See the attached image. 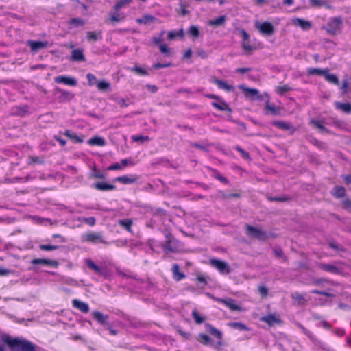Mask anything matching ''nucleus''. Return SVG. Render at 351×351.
Wrapping results in <instances>:
<instances>
[{
  "label": "nucleus",
  "instance_id": "nucleus-1",
  "mask_svg": "<svg viewBox=\"0 0 351 351\" xmlns=\"http://www.w3.org/2000/svg\"><path fill=\"white\" fill-rule=\"evenodd\" d=\"M4 341L12 348V351H36L34 346L26 340L5 337Z\"/></svg>",
  "mask_w": 351,
  "mask_h": 351
},
{
  "label": "nucleus",
  "instance_id": "nucleus-2",
  "mask_svg": "<svg viewBox=\"0 0 351 351\" xmlns=\"http://www.w3.org/2000/svg\"><path fill=\"white\" fill-rule=\"evenodd\" d=\"M245 230L247 236L251 239L264 241L267 238L266 233L259 228L247 224Z\"/></svg>",
  "mask_w": 351,
  "mask_h": 351
},
{
  "label": "nucleus",
  "instance_id": "nucleus-3",
  "mask_svg": "<svg viewBox=\"0 0 351 351\" xmlns=\"http://www.w3.org/2000/svg\"><path fill=\"white\" fill-rule=\"evenodd\" d=\"M205 96L209 99L215 100L211 104L214 108L218 109L220 111H228L229 112H232L229 105L225 102L220 97L213 94H207Z\"/></svg>",
  "mask_w": 351,
  "mask_h": 351
},
{
  "label": "nucleus",
  "instance_id": "nucleus-4",
  "mask_svg": "<svg viewBox=\"0 0 351 351\" xmlns=\"http://www.w3.org/2000/svg\"><path fill=\"white\" fill-rule=\"evenodd\" d=\"M239 88L244 93L245 96L247 98L251 100H261L263 99L262 96L259 95V91L257 89L247 88L243 84L239 85Z\"/></svg>",
  "mask_w": 351,
  "mask_h": 351
},
{
  "label": "nucleus",
  "instance_id": "nucleus-5",
  "mask_svg": "<svg viewBox=\"0 0 351 351\" xmlns=\"http://www.w3.org/2000/svg\"><path fill=\"white\" fill-rule=\"evenodd\" d=\"M256 27L263 35L271 36L274 33V27L269 22L256 23Z\"/></svg>",
  "mask_w": 351,
  "mask_h": 351
},
{
  "label": "nucleus",
  "instance_id": "nucleus-6",
  "mask_svg": "<svg viewBox=\"0 0 351 351\" xmlns=\"http://www.w3.org/2000/svg\"><path fill=\"white\" fill-rule=\"evenodd\" d=\"M210 265L215 267L221 273H230L229 265L225 261L212 259L210 261Z\"/></svg>",
  "mask_w": 351,
  "mask_h": 351
},
{
  "label": "nucleus",
  "instance_id": "nucleus-7",
  "mask_svg": "<svg viewBox=\"0 0 351 351\" xmlns=\"http://www.w3.org/2000/svg\"><path fill=\"white\" fill-rule=\"evenodd\" d=\"M341 21L339 19H333L328 24L327 32L330 34H336L341 28Z\"/></svg>",
  "mask_w": 351,
  "mask_h": 351
},
{
  "label": "nucleus",
  "instance_id": "nucleus-8",
  "mask_svg": "<svg viewBox=\"0 0 351 351\" xmlns=\"http://www.w3.org/2000/svg\"><path fill=\"white\" fill-rule=\"evenodd\" d=\"M82 240L86 242H91V243H97L101 242L104 243L102 240V237L100 233L97 232H88L86 234L83 235Z\"/></svg>",
  "mask_w": 351,
  "mask_h": 351
},
{
  "label": "nucleus",
  "instance_id": "nucleus-9",
  "mask_svg": "<svg viewBox=\"0 0 351 351\" xmlns=\"http://www.w3.org/2000/svg\"><path fill=\"white\" fill-rule=\"evenodd\" d=\"M219 302H221L233 311H242L243 308L236 304L235 301L232 299H216Z\"/></svg>",
  "mask_w": 351,
  "mask_h": 351
},
{
  "label": "nucleus",
  "instance_id": "nucleus-10",
  "mask_svg": "<svg viewBox=\"0 0 351 351\" xmlns=\"http://www.w3.org/2000/svg\"><path fill=\"white\" fill-rule=\"evenodd\" d=\"M54 80L56 83H63L71 86H75L77 84V80L75 78L67 76H57L54 78Z\"/></svg>",
  "mask_w": 351,
  "mask_h": 351
},
{
  "label": "nucleus",
  "instance_id": "nucleus-11",
  "mask_svg": "<svg viewBox=\"0 0 351 351\" xmlns=\"http://www.w3.org/2000/svg\"><path fill=\"white\" fill-rule=\"evenodd\" d=\"M211 81L215 84L219 88L223 89L226 91H233L234 87L230 84H228L226 82L219 80L217 77H213Z\"/></svg>",
  "mask_w": 351,
  "mask_h": 351
},
{
  "label": "nucleus",
  "instance_id": "nucleus-12",
  "mask_svg": "<svg viewBox=\"0 0 351 351\" xmlns=\"http://www.w3.org/2000/svg\"><path fill=\"white\" fill-rule=\"evenodd\" d=\"M310 124L315 129H317L319 132L324 134V133H328L329 131L325 128L324 123L323 121L316 120V119H312L310 121Z\"/></svg>",
  "mask_w": 351,
  "mask_h": 351
},
{
  "label": "nucleus",
  "instance_id": "nucleus-13",
  "mask_svg": "<svg viewBox=\"0 0 351 351\" xmlns=\"http://www.w3.org/2000/svg\"><path fill=\"white\" fill-rule=\"evenodd\" d=\"M241 47L245 55H250L256 49L254 45L251 44L250 40L241 42Z\"/></svg>",
  "mask_w": 351,
  "mask_h": 351
},
{
  "label": "nucleus",
  "instance_id": "nucleus-14",
  "mask_svg": "<svg viewBox=\"0 0 351 351\" xmlns=\"http://www.w3.org/2000/svg\"><path fill=\"white\" fill-rule=\"evenodd\" d=\"M293 24L300 27L304 30L308 29L311 27V24L309 21L303 20L302 19H293Z\"/></svg>",
  "mask_w": 351,
  "mask_h": 351
},
{
  "label": "nucleus",
  "instance_id": "nucleus-15",
  "mask_svg": "<svg viewBox=\"0 0 351 351\" xmlns=\"http://www.w3.org/2000/svg\"><path fill=\"white\" fill-rule=\"evenodd\" d=\"M28 45L31 47L32 50L34 51H37L40 49L45 48L47 45V43L40 42V41H32L29 40L27 42Z\"/></svg>",
  "mask_w": 351,
  "mask_h": 351
},
{
  "label": "nucleus",
  "instance_id": "nucleus-16",
  "mask_svg": "<svg viewBox=\"0 0 351 351\" xmlns=\"http://www.w3.org/2000/svg\"><path fill=\"white\" fill-rule=\"evenodd\" d=\"M261 320L267 323L270 326L280 323V318L275 315H268L267 316L261 318Z\"/></svg>",
  "mask_w": 351,
  "mask_h": 351
},
{
  "label": "nucleus",
  "instance_id": "nucleus-17",
  "mask_svg": "<svg viewBox=\"0 0 351 351\" xmlns=\"http://www.w3.org/2000/svg\"><path fill=\"white\" fill-rule=\"evenodd\" d=\"M272 124L283 130H290L293 134L295 132V130L292 127L291 124L285 121H274Z\"/></svg>",
  "mask_w": 351,
  "mask_h": 351
},
{
  "label": "nucleus",
  "instance_id": "nucleus-18",
  "mask_svg": "<svg viewBox=\"0 0 351 351\" xmlns=\"http://www.w3.org/2000/svg\"><path fill=\"white\" fill-rule=\"evenodd\" d=\"M72 303H73V306L75 308L80 310L81 311H82L84 313H87L89 311L88 305L84 302L80 301L78 300H73Z\"/></svg>",
  "mask_w": 351,
  "mask_h": 351
},
{
  "label": "nucleus",
  "instance_id": "nucleus-19",
  "mask_svg": "<svg viewBox=\"0 0 351 351\" xmlns=\"http://www.w3.org/2000/svg\"><path fill=\"white\" fill-rule=\"evenodd\" d=\"M32 263L34 265L36 264H43L47 265L52 267H57L58 263L56 261L50 260V259H43V258H36L32 260Z\"/></svg>",
  "mask_w": 351,
  "mask_h": 351
},
{
  "label": "nucleus",
  "instance_id": "nucleus-20",
  "mask_svg": "<svg viewBox=\"0 0 351 351\" xmlns=\"http://www.w3.org/2000/svg\"><path fill=\"white\" fill-rule=\"evenodd\" d=\"M319 268L332 274H339L340 272L339 269L335 265L331 264L321 263L319 264Z\"/></svg>",
  "mask_w": 351,
  "mask_h": 351
},
{
  "label": "nucleus",
  "instance_id": "nucleus-21",
  "mask_svg": "<svg viewBox=\"0 0 351 351\" xmlns=\"http://www.w3.org/2000/svg\"><path fill=\"white\" fill-rule=\"evenodd\" d=\"M156 21V18L152 15H144L141 18L136 19V22L139 24L149 25Z\"/></svg>",
  "mask_w": 351,
  "mask_h": 351
},
{
  "label": "nucleus",
  "instance_id": "nucleus-22",
  "mask_svg": "<svg viewBox=\"0 0 351 351\" xmlns=\"http://www.w3.org/2000/svg\"><path fill=\"white\" fill-rule=\"evenodd\" d=\"M97 88L101 92H108L111 90V85L108 81L101 80L98 82Z\"/></svg>",
  "mask_w": 351,
  "mask_h": 351
},
{
  "label": "nucleus",
  "instance_id": "nucleus-23",
  "mask_svg": "<svg viewBox=\"0 0 351 351\" xmlns=\"http://www.w3.org/2000/svg\"><path fill=\"white\" fill-rule=\"evenodd\" d=\"M88 143L90 145L104 146L106 141L102 137L94 136L88 141Z\"/></svg>",
  "mask_w": 351,
  "mask_h": 351
},
{
  "label": "nucleus",
  "instance_id": "nucleus-24",
  "mask_svg": "<svg viewBox=\"0 0 351 351\" xmlns=\"http://www.w3.org/2000/svg\"><path fill=\"white\" fill-rule=\"evenodd\" d=\"M172 272L173 278L178 281L185 277L184 274L180 270L179 266L177 264L173 265Z\"/></svg>",
  "mask_w": 351,
  "mask_h": 351
},
{
  "label": "nucleus",
  "instance_id": "nucleus-25",
  "mask_svg": "<svg viewBox=\"0 0 351 351\" xmlns=\"http://www.w3.org/2000/svg\"><path fill=\"white\" fill-rule=\"evenodd\" d=\"M324 77L328 82L336 85L339 84L338 77L336 75L330 73L328 69H326Z\"/></svg>",
  "mask_w": 351,
  "mask_h": 351
},
{
  "label": "nucleus",
  "instance_id": "nucleus-26",
  "mask_svg": "<svg viewBox=\"0 0 351 351\" xmlns=\"http://www.w3.org/2000/svg\"><path fill=\"white\" fill-rule=\"evenodd\" d=\"M72 59L75 61L84 62L85 57L82 49H75L72 51Z\"/></svg>",
  "mask_w": 351,
  "mask_h": 351
},
{
  "label": "nucleus",
  "instance_id": "nucleus-27",
  "mask_svg": "<svg viewBox=\"0 0 351 351\" xmlns=\"http://www.w3.org/2000/svg\"><path fill=\"white\" fill-rule=\"evenodd\" d=\"M335 105L337 109H339L346 113L349 114L351 112V104L349 103L335 102Z\"/></svg>",
  "mask_w": 351,
  "mask_h": 351
},
{
  "label": "nucleus",
  "instance_id": "nucleus-28",
  "mask_svg": "<svg viewBox=\"0 0 351 351\" xmlns=\"http://www.w3.org/2000/svg\"><path fill=\"white\" fill-rule=\"evenodd\" d=\"M94 187L99 191H110L114 189V186L104 182H97L94 184Z\"/></svg>",
  "mask_w": 351,
  "mask_h": 351
},
{
  "label": "nucleus",
  "instance_id": "nucleus-29",
  "mask_svg": "<svg viewBox=\"0 0 351 351\" xmlns=\"http://www.w3.org/2000/svg\"><path fill=\"white\" fill-rule=\"evenodd\" d=\"M92 315H93V317L100 324H106V322L108 319V316L103 315L102 313H101L99 311H93L92 313Z\"/></svg>",
  "mask_w": 351,
  "mask_h": 351
},
{
  "label": "nucleus",
  "instance_id": "nucleus-30",
  "mask_svg": "<svg viewBox=\"0 0 351 351\" xmlns=\"http://www.w3.org/2000/svg\"><path fill=\"white\" fill-rule=\"evenodd\" d=\"M332 194L337 198L343 197L346 195V189L343 186H336L334 188Z\"/></svg>",
  "mask_w": 351,
  "mask_h": 351
},
{
  "label": "nucleus",
  "instance_id": "nucleus-31",
  "mask_svg": "<svg viewBox=\"0 0 351 351\" xmlns=\"http://www.w3.org/2000/svg\"><path fill=\"white\" fill-rule=\"evenodd\" d=\"M89 178L92 179H104L105 175L95 167H93L91 173L89 174Z\"/></svg>",
  "mask_w": 351,
  "mask_h": 351
},
{
  "label": "nucleus",
  "instance_id": "nucleus-32",
  "mask_svg": "<svg viewBox=\"0 0 351 351\" xmlns=\"http://www.w3.org/2000/svg\"><path fill=\"white\" fill-rule=\"evenodd\" d=\"M226 21L225 16H219L214 20H211L208 21V25L213 27H219L222 25Z\"/></svg>",
  "mask_w": 351,
  "mask_h": 351
},
{
  "label": "nucleus",
  "instance_id": "nucleus-33",
  "mask_svg": "<svg viewBox=\"0 0 351 351\" xmlns=\"http://www.w3.org/2000/svg\"><path fill=\"white\" fill-rule=\"evenodd\" d=\"M221 195L223 199H237L241 197V193L239 191L234 193L222 191L221 192Z\"/></svg>",
  "mask_w": 351,
  "mask_h": 351
},
{
  "label": "nucleus",
  "instance_id": "nucleus-34",
  "mask_svg": "<svg viewBox=\"0 0 351 351\" xmlns=\"http://www.w3.org/2000/svg\"><path fill=\"white\" fill-rule=\"evenodd\" d=\"M266 109L272 114H280L281 108L276 107L274 104L267 103L265 106Z\"/></svg>",
  "mask_w": 351,
  "mask_h": 351
},
{
  "label": "nucleus",
  "instance_id": "nucleus-35",
  "mask_svg": "<svg viewBox=\"0 0 351 351\" xmlns=\"http://www.w3.org/2000/svg\"><path fill=\"white\" fill-rule=\"evenodd\" d=\"M206 330L209 332L210 334L216 336L219 340L222 339V333L219 331L217 329L213 327L211 325L206 324Z\"/></svg>",
  "mask_w": 351,
  "mask_h": 351
},
{
  "label": "nucleus",
  "instance_id": "nucleus-36",
  "mask_svg": "<svg viewBox=\"0 0 351 351\" xmlns=\"http://www.w3.org/2000/svg\"><path fill=\"white\" fill-rule=\"evenodd\" d=\"M228 326L239 330H249V328L243 324L241 322H230Z\"/></svg>",
  "mask_w": 351,
  "mask_h": 351
},
{
  "label": "nucleus",
  "instance_id": "nucleus-37",
  "mask_svg": "<svg viewBox=\"0 0 351 351\" xmlns=\"http://www.w3.org/2000/svg\"><path fill=\"white\" fill-rule=\"evenodd\" d=\"M132 140L134 142H136L140 144H143L145 143L148 142L149 141V138L147 136L136 135L132 136Z\"/></svg>",
  "mask_w": 351,
  "mask_h": 351
},
{
  "label": "nucleus",
  "instance_id": "nucleus-38",
  "mask_svg": "<svg viewBox=\"0 0 351 351\" xmlns=\"http://www.w3.org/2000/svg\"><path fill=\"white\" fill-rule=\"evenodd\" d=\"M188 33L193 40L197 38L199 36V28L195 25H192L189 28Z\"/></svg>",
  "mask_w": 351,
  "mask_h": 351
},
{
  "label": "nucleus",
  "instance_id": "nucleus-39",
  "mask_svg": "<svg viewBox=\"0 0 351 351\" xmlns=\"http://www.w3.org/2000/svg\"><path fill=\"white\" fill-rule=\"evenodd\" d=\"M69 24L71 27H77L84 25V21L78 18H73L69 21Z\"/></svg>",
  "mask_w": 351,
  "mask_h": 351
},
{
  "label": "nucleus",
  "instance_id": "nucleus-40",
  "mask_svg": "<svg viewBox=\"0 0 351 351\" xmlns=\"http://www.w3.org/2000/svg\"><path fill=\"white\" fill-rule=\"evenodd\" d=\"M116 180L123 184H132L136 182V178L128 176H121L116 178Z\"/></svg>",
  "mask_w": 351,
  "mask_h": 351
},
{
  "label": "nucleus",
  "instance_id": "nucleus-41",
  "mask_svg": "<svg viewBox=\"0 0 351 351\" xmlns=\"http://www.w3.org/2000/svg\"><path fill=\"white\" fill-rule=\"evenodd\" d=\"M124 18H125V16L123 14H119V13H114V14H111L110 15V20L111 23H118L119 21L123 20Z\"/></svg>",
  "mask_w": 351,
  "mask_h": 351
},
{
  "label": "nucleus",
  "instance_id": "nucleus-42",
  "mask_svg": "<svg viewBox=\"0 0 351 351\" xmlns=\"http://www.w3.org/2000/svg\"><path fill=\"white\" fill-rule=\"evenodd\" d=\"M197 341L204 345H209L211 343L210 337L204 334H199L197 338Z\"/></svg>",
  "mask_w": 351,
  "mask_h": 351
},
{
  "label": "nucleus",
  "instance_id": "nucleus-43",
  "mask_svg": "<svg viewBox=\"0 0 351 351\" xmlns=\"http://www.w3.org/2000/svg\"><path fill=\"white\" fill-rule=\"evenodd\" d=\"M291 298L295 301V302L298 304H304L306 302L304 298L302 295L299 293H294L291 295Z\"/></svg>",
  "mask_w": 351,
  "mask_h": 351
},
{
  "label": "nucleus",
  "instance_id": "nucleus-44",
  "mask_svg": "<svg viewBox=\"0 0 351 351\" xmlns=\"http://www.w3.org/2000/svg\"><path fill=\"white\" fill-rule=\"evenodd\" d=\"M183 36H184L183 29H180L178 32H169L167 34L168 39L170 40L176 39V37H183Z\"/></svg>",
  "mask_w": 351,
  "mask_h": 351
},
{
  "label": "nucleus",
  "instance_id": "nucleus-45",
  "mask_svg": "<svg viewBox=\"0 0 351 351\" xmlns=\"http://www.w3.org/2000/svg\"><path fill=\"white\" fill-rule=\"evenodd\" d=\"M65 136H68L71 140L73 141L75 143H82L83 140L80 138L76 134L72 133L69 131H66L64 133Z\"/></svg>",
  "mask_w": 351,
  "mask_h": 351
},
{
  "label": "nucleus",
  "instance_id": "nucleus-46",
  "mask_svg": "<svg viewBox=\"0 0 351 351\" xmlns=\"http://www.w3.org/2000/svg\"><path fill=\"white\" fill-rule=\"evenodd\" d=\"M165 32L162 31L158 36H154L152 39L154 45L159 46L160 44H163V35Z\"/></svg>",
  "mask_w": 351,
  "mask_h": 351
},
{
  "label": "nucleus",
  "instance_id": "nucleus-47",
  "mask_svg": "<svg viewBox=\"0 0 351 351\" xmlns=\"http://www.w3.org/2000/svg\"><path fill=\"white\" fill-rule=\"evenodd\" d=\"M326 71V69L311 68L308 70V73L310 75H318L324 76Z\"/></svg>",
  "mask_w": 351,
  "mask_h": 351
},
{
  "label": "nucleus",
  "instance_id": "nucleus-48",
  "mask_svg": "<svg viewBox=\"0 0 351 351\" xmlns=\"http://www.w3.org/2000/svg\"><path fill=\"white\" fill-rule=\"evenodd\" d=\"M86 78L88 80L89 86H93V85L97 86L98 82L99 81L97 79V77L93 74H91V73H88L86 75Z\"/></svg>",
  "mask_w": 351,
  "mask_h": 351
},
{
  "label": "nucleus",
  "instance_id": "nucleus-49",
  "mask_svg": "<svg viewBox=\"0 0 351 351\" xmlns=\"http://www.w3.org/2000/svg\"><path fill=\"white\" fill-rule=\"evenodd\" d=\"M101 34L100 32H88L86 35H87V38L88 40L90 41H95L98 39V37Z\"/></svg>",
  "mask_w": 351,
  "mask_h": 351
},
{
  "label": "nucleus",
  "instance_id": "nucleus-50",
  "mask_svg": "<svg viewBox=\"0 0 351 351\" xmlns=\"http://www.w3.org/2000/svg\"><path fill=\"white\" fill-rule=\"evenodd\" d=\"M310 3L312 6L313 7H322V6H326L329 7L327 4V3L322 0H310Z\"/></svg>",
  "mask_w": 351,
  "mask_h": 351
},
{
  "label": "nucleus",
  "instance_id": "nucleus-51",
  "mask_svg": "<svg viewBox=\"0 0 351 351\" xmlns=\"http://www.w3.org/2000/svg\"><path fill=\"white\" fill-rule=\"evenodd\" d=\"M86 265L91 269L94 270L96 273H101V269L99 267L96 265L93 261L91 260H86Z\"/></svg>",
  "mask_w": 351,
  "mask_h": 351
},
{
  "label": "nucleus",
  "instance_id": "nucleus-52",
  "mask_svg": "<svg viewBox=\"0 0 351 351\" xmlns=\"http://www.w3.org/2000/svg\"><path fill=\"white\" fill-rule=\"evenodd\" d=\"M119 224L126 228L128 231H131V226L132 224V221L130 219L121 220L119 221Z\"/></svg>",
  "mask_w": 351,
  "mask_h": 351
},
{
  "label": "nucleus",
  "instance_id": "nucleus-53",
  "mask_svg": "<svg viewBox=\"0 0 351 351\" xmlns=\"http://www.w3.org/2000/svg\"><path fill=\"white\" fill-rule=\"evenodd\" d=\"M59 91L62 93L61 99L63 101H69L74 97V95L71 93L63 91L62 90H60Z\"/></svg>",
  "mask_w": 351,
  "mask_h": 351
},
{
  "label": "nucleus",
  "instance_id": "nucleus-54",
  "mask_svg": "<svg viewBox=\"0 0 351 351\" xmlns=\"http://www.w3.org/2000/svg\"><path fill=\"white\" fill-rule=\"evenodd\" d=\"M130 71L132 72L136 73V74L140 75H147V73L145 69H143L139 66H135L134 67L130 69Z\"/></svg>",
  "mask_w": 351,
  "mask_h": 351
},
{
  "label": "nucleus",
  "instance_id": "nucleus-55",
  "mask_svg": "<svg viewBox=\"0 0 351 351\" xmlns=\"http://www.w3.org/2000/svg\"><path fill=\"white\" fill-rule=\"evenodd\" d=\"M192 315L197 324H202L204 322V317H202L196 311H193Z\"/></svg>",
  "mask_w": 351,
  "mask_h": 351
},
{
  "label": "nucleus",
  "instance_id": "nucleus-56",
  "mask_svg": "<svg viewBox=\"0 0 351 351\" xmlns=\"http://www.w3.org/2000/svg\"><path fill=\"white\" fill-rule=\"evenodd\" d=\"M160 51L162 53H165L167 56H170L171 53V49L170 48H169L167 47V45L165 44H160L159 46H158Z\"/></svg>",
  "mask_w": 351,
  "mask_h": 351
},
{
  "label": "nucleus",
  "instance_id": "nucleus-57",
  "mask_svg": "<svg viewBox=\"0 0 351 351\" xmlns=\"http://www.w3.org/2000/svg\"><path fill=\"white\" fill-rule=\"evenodd\" d=\"M341 88L343 90V93H346L349 91H351V83H350L347 80L343 81Z\"/></svg>",
  "mask_w": 351,
  "mask_h": 351
},
{
  "label": "nucleus",
  "instance_id": "nucleus-58",
  "mask_svg": "<svg viewBox=\"0 0 351 351\" xmlns=\"http://www.w3.org/2000/svg\"><path fill=\"white\" fill-rule=\"evenodd\" d=\"M258 290L259 294L262 296V298H265L267 296L268 289L265 286H264V285L259 286L258 288Z\"/></svg>",
  "mask_w": 351,
  "mask_h": 351
},
{
  "label": "nucleus",
  "instance_id": "nucleus-59",
  "mask_svg": "<svg viewBox=\"0 0 351 351\" xmlns=\"http://www.w3.org/2000/svg\"><path fill=\"white\" fill-rule=\"evenodd\" d=\"M117 104L121 108H126L129 106V99L125 98H120L117 100Z\"/></svg>",
  "mask_w": 351,
  "mask_h": 351
},
{
  "label": "nucleus",
  "instance_id": "nucleus-60",
  "mask_svg": "<svg viewBox=\"0 0 351 351\" xmlns=\"http://www.w3.org/2000/svg\"><path fill=\"white\" fill-rule=\"evenodd\" d=\"M131 1V0H121L120 1H119L115 5H114V9L116 10H119L120 8H121L122 7L125 6V5L128 4Z\"/></svg>",
  "mask_w": 351,
  "mask_h": 351
},
{
  "label": "nucleus",
  "instance_id": "nucleus-61",
  "mask_svg": "<svg viewBox=\"0 0 351 351\" xmlns=\"http://www.w3.org/2000/svg\"><path fill=\"white\" fill-rule=\"evenodd\" d=\"M342 206L346 210H351V199L346 198L342 201Z\"/></svg>",
  "mask_w": 351,
  "mask_h": 351
},
{
  "label": "nucleus",
  "instance_id": "nucleus-62",
  "mask_svg": "<svg viewBox=\"0 0 351 351\" xmlns=\"http://www.w3.org/2000/svg\"><path fill=\"white\" fill-rule=\"evenodd\" d=\"M289 90H290V88L289 86L287 85H284V86H278L276 88V91L280 93V94H283L286 92H288Z\"/></svg>",
  "mask_w": 351,
  "mask_h": 351
},
{
  "label": "nucleus",
  "instance_id": "nucleus-63",
  "mask_svg": "<svg viewBox=\"0 0 351 351\" xmlns=\"http://www.w3.org/2000/svg\"><path fill=\"white\" fill-rule=\"evenodd\" d=\"M178 12L182 15V16H185L186 14H188L189 13V11L186 9V6L183 5V4H180V10H178Z\"/></svg>",
  "mask_w": 351,
  "mask_h": 351
},
{
  "label": "nucleus",
  "instance_id": "nucleus-64",
  "mask_svg": "<svg viewBox=\"0 0 351 351\" xmlns=\"http://www.w3.org/2000/svg\"><path fill=\"white\" fill-rule=\"evenodd\" d=\"M239 34L242 37V41H247V40H250V35L244 29H240Z\"/></svg>",
  "mask_w": 351,
  "mask_h": 351
}]
</instances>
